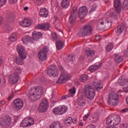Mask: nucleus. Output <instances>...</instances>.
<instances>
[{
  "label": "nucleus",
  "instance_id": "obj_62",
  "mask_svg": "<svg viewBox=\"0 0 128 128\" xmlns=\"http://www.w3.org/2000/svg\"><path fill=\"white\" fill-rule=\"evenodd\" d=\"M68 96H63L62 97V100H66V98H68Z\"/></svg>",
  "mask_w": 128,
  "mask_h": 128
},
{
  "label": "nucleus",
  "instance_id": "obj_19",
  "mask_svg": "<svg viewBox=\"0 0 128 128\" xmlns=\"http://www.w3.org/2000/svg\"><path fill=\"white\" fill-rule=\"evenodd\" d=\"M56 48L58 50H62L64 46V41L62 40H58L56 42Z\"/></svg>",
  "mask_w": 128,
  "mask_h": 128
},
{
  "label": "nucleus",
  "instance_id": "obj_3",
  "mask_svg": "<svg viewBox=\"0 0 128 128\" xmlns=\"http://www.w3.org/2000/svg\"><path fill=\"white\" fill-rule=\"evenodd\" d=\"M84 92L85 94V96L88 100H94L96 96V92L92 86L90 84L85 86L84 90Z\"/></svg>",
  "mask_w": 128,
  "mask_h": 128
},
{
  "label": "nucleus",
  "instance_id": "obj_10",
  "mask_svg": "<svg viewBox=\"0 0 128 128\" xmlns=\"http://www.w3.org/2000/svg\"><path fill=\"white\" fill-rule=\"evenodd\" d=\"M12 124V118L5 116L1 118L0 120V126L3 128H8Z\"/></svg>",
  "mask_w": 128,
  "mask_h": 128
},
{
  "label": "nucleus",
  "instance_id": "obj_64",
  "mask_svg": "<svg viewBox=\"0 0 128 128\" xmlns=\"http://www.w3.org/2000/svg\"><path fill=\"white\" fill-rule=\"evenodd\" d=\"M59 68H60V70H61V72H63L64 68H62V66H59Z\"/></svg>",
  "mask_w": 128,
  "mask_h": 128
},
{
  "label": "nucleus",
  "instance_id": "obj_32",
  "mask_svg": "<svg viewBox=\"0 0 128 128\" xmlns=\"http://www.w3.org/2000/svg\"><path fill=\"white\" fill-rule=\"evenodd\" d=\"M64 122L66 126H70L72 123V117H68L64 120Z\"/></svg>",
  "mask_w": 128,
  "mask_h": 128
},
{
  "label": "nucleus",
  "instance_id": "obj_26",
  "mask_svg": "<svg viewBox=\"0 0 128 128\" xmlns=\"http://www.w3.org/2000/svg\"><path fill=\"white\" fill-rule=\"evenodd\" d=\"M112 118L113 126H116L120 122V118L119 116H115Z\"/></svg>",
  "mask_w": 128,
  "mask_h": 128
},
{
  "label": "nucleus",
  "instance_id": "obj_30",
  "mask_svg": "<svg viewBox=\"0 0 128 128\" xmlns=\"http://www.w3.org/2000/svg\"><path fill=\"white\" fill-rule=\"evenodd\" d=\"M24 59H22V58H20V56L16 57L14 58V60L17 64H19L20 66H22L24 64Z\"/></svg>",
  "mask_w": 128,
  "mask_h": 128
},
{
  "label": "nucleus",
  "instance_id": "obj_11",
  "mask_svg": "<svg viewBox=\"0 0 128 128\" xmlns=\"http://www.w3.org/2000/svg\"><path fill=\"white\" fill-rule=\"evenodd\" d=\"M14 103L13 108L16 112L20 110L24 106V102L22 99L16 98L14 100Z\"/></svg>",
  "mask_w": 128,
  "mask_h": 128
},
{
  "label": "nucleus",
  "instance_id": "obj_48",
  "mask_svg": "<svg viewBox=\"0 0 128 128\" xmlns=\"http://www.w3.org/2000/svg\"><path fill=\"white\" fill-rule=\"evenodd\" d=\"M51 36H52V38H53V40H56V38H57L56 32H52Z\"/></svg>",
  "mask_w": 128,
  "mask_h": 128
},
{
  "label": "nucleus",
  "instance_id": "obj_31",
  "mask_svg": "<svg viewBox=\"0 0 128 128\" xmlns=\"http://www.w3.org/2000/svg\"><path fill=\"white\" fill-rule=\"evenodd\" d=\"M100 68V65L94 64L92 65L88 68L90 72H94L96 70H98V69Z\"/></svg>",
  "mask_w": 128,
  "mask_h": 128
},
{
  "label": "nucleus",
  "instance_id": "obj_54",
  "mask_svg": "<svg viewBox=\"0 0 128 128\" xmlns=\"http://www.w3.org/2000/svg\"><path fill=\"white\" fill-rule=\"evenodd\" d=\"M92 120H94V122H98V117H95L94 116L92 118Z\"/></svg>",
  "mask_w": 128,
  "mask_h": 128
},
{
  "label": "nucleus",
  "instance_id": "obj_39",
  "mask_svg": "<svg viewBox=\"0 0 128 128\" xmlns=\"http://www.w3.org/2000/svg\"><path fill=\"white\" fill-rule=\"evenodd\" d=\"M118 84L120 86H124L126 84V80L122 78V77L120 76L118 79Z\"/></svg>",
  "mask_w": 128,
  "mask_h": 128
},
{
  "label": "nucleus",
  "instance_id": "obj_14",
  "mask_svg": "<svg viewBox=\"0 0 128 128\" xmlns=\"http://www.w3.org/2000/svg\"><path fill=\"white\" fill-rule=\"evenodd\" d=\"M20 80V76L18 74L16 73L12 74L9 76V82L10 84H14L18 82Z\"/></svg>",
  "mask_w": 128,
  "mask_h": 128
},
{
  "label": "nucleus",
  "instance_id": "obj_22",
  "mask_svg": "<svg viewBox=\"0 0 128 128\" xmlns=\"http://www.w3.org/2000/svg\"><path fill=\"white\" fill-rule=\"evenodd\" d=\"M114 60L116 64H120L124 60V57L118 54H114Z\"/></svg>",
  "mask_w": 128,
  "mask_h": 128
},
{
  "label": "nucleus",
  "instance_id": "obj_34",
  "mask_svg": "<svg viewBox=\"0 0 128 128\" xmlns=\"http://www.w3.org/2000/svg\"><path fill=\"white\" fill-rule=\"evenodd\" d=\"M106 124L107 126H113L112 116H109L106 118Z\"/></svg>",
  "mask_w": 128,
  "mask_h": 128
},
{
  "label": "nucleus",
  "instance_id": "obj_8",
  "mask_svg": "<svg viewBox=\"0 0 128 128\" xmlns=\"http://www.w3.org/2000/svg\"><path fill=\"white\" fill-rule=\"evenodd\" d=\"M48 108V101L46 99H43L38 106V110L40 112H46Z\"/></svg>",
  "mask_w": 128,
  "mask_h": 128
},
{
  "label": "nucleus",
  "instance_id": "obj_61",
  "mask_svg": "<svg viewBox=\"0 0 128 128\" xmlns=\"http://www.w3.org/2000/svg\"><path fill=\"white\" fill-rule=\"evenodd\" d=\"M86 128H96L94 125H88L86 126Z\"/></svg>",
  "mask_w": 128,
  "mask_h": 128
},
{
  "label": "nucleus",
  "instance_id": "obj_16",
  "mask_svg": "<svg viewBox=\"0 0 128 128\" xmlns=\"http://www.w3.org/2000/svg\"><path fill=\"white\" fill-rule=\"evenodd\" d=\"M114 6L116 12L118 14H120L122 12V2H120V0H116L114 2Z\"/></svg>",
  "mask_w": 128,
  "mask_h": 128
},
{
  "label": "nucleus",
  "instance_id": "obj_40",
  "mask_svg": "<svg viewBox=\"0 0 128 128\" xmlns=\"http://www.w3.org/2000/svg\"><path fill=\"white\" fill-rule=\"evenodd\" d=\"M25 118L27 119V122H28V124L29 125V126H32V124H34V121L32 118Z\"/></svg>",
  "mask_w": 128,
  "mask_h": 128
},
{
  "label": "nucleus",
  "instance_id": "obj_60",
  "mask_svg": "<svg viewBox=\"0 0 128 128\" xmlns=\"http://www.w3.org/2000/svg\"><path fill=\"white\" fill-rule=\"evenodd\" d=\"M4 104H6V101L4 100L1 101L0 106H4Z\"/></svg>",
  "mask_w": 128,
  "mask_h": 128
},
{
  "label": "nucleus",
  "instance_id": "obj_56",
  "mask_svg": "<svg viewBox=\"0 0 128 128\" xmlns=\"http://www.w3.org/2000/svg\"><path fill=\"white\" fill-rule=\"evenodd\" d=\"M122 112H128V108H125L121 110Z\"/></svg>",
  "mask_w": 128,
  "mask_h": 128
},
{
  "label": "nucleus",
  "instance_id": "obj_27",
  "mask_svg": "<svg viewBox=\"0 0 128 128\" xmlns=\"http://www.w3.org/2000/svg\"><path fill=\"white\" fill-rule=\"evenodd\" d=\"M94 88L98 92H100L101 90H102V82H94Z\"/></svg>",
  "mask_w": 128,
  "mask_h": 128
},
{
  "label": "nucleus",
  "instance_id": "obj_17",
  "mask_svg": "<svg viewBox=\"0 0 128 128\" xmlns=\"http://www.w3.org/2000/svg\"><path fill=\"white\" fill-rule=\"evenodd\" d=\"M68 80V76L66 74L61 75L58 80L56 81V84H64Z\"/></svg>",
  "mask_w": 128,
  "mask_h": 128
},
{
  "label": "nucleus",
  "instance_id": "obj_52",
  "mask_svg": "<svg viewBox=\"0 0 128 128\" xmlns=\"http://www.w3.org/2000/svg\"><path fill=\"white\" fill-rule=\"evenodd\" d=\"M69 57L70 56V60L71 62H74V60L76 57L74 56V55H70L68 56Z\"/></svg>",
  "mask_w": 128,
  "mask_h": 128
},
{
  "label": "nucleus",
  "instance_id": "obj_49",
  "mask_svg": "<svg viewBox=\"0 0 128 128\" xmlns=\"http://www.w3.org/2000/svg\"><path fill=\"white\" fill-rule=\"evenodd\" d=\"M6 2V0H0V6L2 7L4 6Z\"/></svg>",
  "mask_w": 128,
  "mask_h": 128
},
{
  "label": "nucleus",
  "instance_id": "obj_18",
  "mask_svg": "<svg viewBox=\"0 0 128 128\" xmlns=\"http://www.w3.org/2000/svg\"><path fill=\"white\" fill-rule=\"evenodd\" d=\"M20 24L23 28H28L32 26V21L28 19L24 18L22 22H20Z\"/></svg>",
  "mask_w": 128,
  "mask_h": 128
},
{
  "label": "nucleus",
  "instance_id": "obj_35",
  "mask_svg": "<svg viewBox=\"0 0 128 128\" xmlns=\"http://www.w3.org/2000/svg\"><path fill=\"white\" fill-rule=\"evenodd\" d=\"M114 48V43L109 42L106 46V50L110 52Z\"/></svg>",
  "mask_w": 128,
  "mask_h": 128
},
{
  "label": "nucleus",
  "instance_id": "obj_25",
  "mask_svg": "<svg viewBox=\"0 0 128 128\" xmlns=\"http://www.w3.org/2000/svg\"><path fill=\"white\" fill-rule=\"evenodd\" d=\"M85 53L87 56H90L91 58L94 56L96 54L94 50H90V49L88 48L85 49Z\"/></svg>",
  "mask_w": 128,
  "mask_h": 128
},
{
  "label": "nucleus",
  "instance_id": "obj_50",
  "mask_svg": "<svg viewBox=\"0 0 128 128\" xmlns=\"http://www.w3.org/2000/svg\"><path fill=\"white\" fill-rule=\"evenodd\" d=\"M69 94H76V88L74 87V90L70 89L69 90Z\"/></svg>",
  "mask_w": 128,
  "mask_h": 128
},
{
  "label": "nucleus",
  "instance_id": "obj_46",
  "mask_svg": "<svg viewBox=\"0 0 128 128\" xmlns=\"http://www.w3.org/2000/svg\"><path fill=\"white\" fill-rule=\"evenodd\" d=\"M14 68L15 70L14 74H18V76H19V74H22V69L20 68L14 67Z\"/></svg>",
  "mask_w": 128,
  "mask_h": 128
},
{
  "label": "nucleus",
  "instance_id": "obj_9",
  "mask_svg": "<svg viewBox=\"0 0 128 128\" xmlns=\"http://www.w3.org/2000/svg\"><path fill=\"white\" fill-rule=\"evenodd\" d=\"M47 74L50 76H52L54 78L58 76V70L56 65L50 66L47 70Z\"/></svg>",
  "mask_w": 128,
  "mask_h": 128
},
{
  "label": "nucleus",
  "instance_id": "obj_13",
  "mask_svg": "<svg viewBox=\"0 0 128 128\" xmlns=\"http://www.w3.org/2000/svg\"><path fill=\"white\" fill-rule=\"evenodd\" d=\"M68 112V108L62 106L61 107L56 108L53 110V112L55 114H64Z\"/></svg>",
  "mask_w": 128,
  "mask_h": 128
},
{
  "label": "nucleus",
  "instance_id": "obj_58",
  "mask_svg": "<svg viewBox=\"0 0 128 128\" xmlns=\"http://www.w3.org/2000/svg\"><path fill=\"white\" fill-rule=\"evenodd\" d=\"M96 40H100V38H102V37L100 36H96L95 38Z\"/></svg>",
  "mask_w": 128,
  "mask_h": 128
},
{
  "label": "nucleus",
  "instance_id": "obj_15",
  "mask_svg": "<svg viewBox=\"0 0 128 128\" xmlns=\"http://www.w3.org/2000/svg\"><path fill=\"white\" fill-rule=\"evenodd\" d=\"M88 14V8L86 6H83L79 9L78 17L80 18H84V16Z\"/></svg>",
  "mask_w": 128,
  "mask_h": 128
},
{
  "label": "nucleus",
  "instance_id": "obj_12",
  "mask_svg": "<svg viewBox=\"0 0 128 128\" xmlns=\"http://www.w3.org/2000/svg\"><path fill=\"white\" fill-rule=\"evenodd\" d=\"M17 52L19 54V56L22 60L26 58V49L22 45H18L17 46Z\"/></svg>",
  "mask_w": 128,
  "mask_h": 128
},
{
  "label": "nucleus",
  "instance_id": "obj_57",
  "mask_svg": "<svg viewBox=\"0 0 128 128\" xmlns=\"http://www.w3.org/2000/svg\"><path fill=\"white\" fill-rule=\"evenodd\" d=\"M124 54L126 56H128V46L127 50L124 52Z\"/></svg>",
  "mask_w": 128,
  "mask_h": 128
},
{
  "label": "nucleus",
  "instance_id": "obj_21",
  "mask_svg": "<svg viewBox=\"0 0 128 128\" xmlns=\"http://www.w3.org/2000/svg\"><path fill=\"white\" fill-rule=\"evenodd\" d=\"M39 14L42 18H48V12L46 8H42L40 10Z\"/></svg>",
  "mask_w": 128,
  "mask_h": 128
},
{
  "label": "nucleus",
  "instance_id": "obj_43",
  "mask_svg": "<svg viewBox=\"0 0 128 128\" xmlns=\"http://www.w3.org/2000/svg\"><path fill=\"white\" fill-rule=\"evenodd\" d=\"M88 76L86 74H82L80 76V80L82 82H84L88 80Z\"/></svg>",
  "mask_w": 128,
  "mask_h": 128
},
{
  "label": "nucleus",
  "instance_id": "obj_2",
  "mask_svg": "<svg viewBox=\"0 0 128 128\" xmlns=\"http://www.w3.org/2000/svg\"><path fill=\"white\" fill-rule=\"evenodd\" d=\"M44 89L40 86L32 88L29 90L28 98L31 102H38L42 98Z\"/></svg>",
  "mask_w": 128,
  "mask_h": 128
},
{
  "label": "nucleus",
  "instance_id": "obj_1",
  "mask_svg": "<svg viewBox=\"0 0 128 128\" xmlns=\"http://www.w3.org/2000/svg\"><path fill=\"white\" fill-rule=\"evenodd\" d=\"M110 18H100L98 20V24H97V28L99 30H108V28L112 27V18H116V13L114 12H111L110 14Z\"/></svg>",
  "mask_w": 128,
  "mask_h": 128
},
{
  "label": "nucleus",
  "instance_id": "obj_24",
  "mask_svg": "<svg viewBox=\"0 0 128 128\" xmlns=\"http://www.w3.org/2000/svg\"><path fill=\"white\" fill-rule=\"evenodd\" d=\"M32 38L34 40H39V38H42V33L40 32H38L36 31H34L32 32Z\"/></svg>",
  "mask_w": 128,
  "mask_h": 128
},
{
  "label": "nucleus",
  "instance_id": "obj_36",
  "mask_svg": "<svg viewBox=\"0 0 128 128\" xmlns=\"http://www.w3.org/2000/svg\"><path fill=\"white\" fill-rule=\"evenodd\" d=\"M31 40H32V38H30V36H26L22 38V40L24 44H28V42H30Z\"/></svg>",
  "mask_w": 128,
  "mask_h": 128
},
{
  "label": "nucleus",
  "instance_id": "obj_59",
  "mask_svg": "<svg viewBox=\"0 0 128 128\" xmlns=\"http://www.w3.org/2000/svg\"><path fill=\"white\" fill-rule=\"evenodd\" d=\"M12 96H14V93L12 94L8 97V100H12Z\"/></svg>",
  "mask_w": 128,
  "mask_h": 128
},
{
  "label": "nucleus",
  "instance_id": "obj_33",
  "mask_svg": "<svg viewBox=\"0 0 128 128\" xmlns=\"http://www.w3.org/2000/svg\"><path fill=\"white\" fill-rule=\"evenodd\" d=\"M20 126L22 128H28V126H30V125H28V119L24 118L20 124Z\"/></svg>",
  "mask_w": 128,
  "mask_h": 128
},
{
  "label": "nucleus",
  "instance_id": "obj_41",
  "mask_svg": "<svg viewBox=\"0 0 128 128\" xmlns=\"http://www.w3.org/2000/svg\"><path fill=\"white\" fill-rule=\"evenodd\" d=\"M7 20L8 22H14V15L12 14H10L8 16Z\"/></svg>",
  "mask_w": 128,
  "mask_h": 128
},
{
  "label": "nucleus",
  "instance_id": "obj_23",
  "mask_svg": "<svg viewBox=\"0 0 128 128\" xmlns=\"http://www.w3.org/2000/svg\"><path fill=\"white\" fill-rule=\"evenodd\" d=\"M124 25H119L116 28L115 32L116 36H120L122 32H124Z\"/></svg>",
  "mask_w": 128,
  "mask_h": 128
},
{
  "label": "nucleus",
  "instance_id": "obj_53",
  "mask_svg": "<svg viewBox=\"0 0 128 128\" xmlns=\"http://www.w3.org/2000/svg\"><path fill=\"white\" fill-rule=\"evenodd\" d=\"M18 2V0H9L10 4H16Z\"/></svg>",
  "mask_w": 128,
  "mask_h": 128
},
{
  "label": "nucleus",
  "instance_id": "obj_38",
  "mask_svg": "<svg viewBox=\"0 0 128 128\" xmlns=\"http://www.w3.org/2000/svg\"><path fill=\"white\" fill-rule=\"evenodd\" d=\"M4 30L6 32H12V27L8 24H6L4 26Z\"/></svg>",
  "mask_w": 128,
  "mask_h": 128
},
{
  "label": "nucleus",
  "instance_id": "obj_42",
  "mask_svg": "<svg viewBox=\"0 0 128 128\" xmlns=\"http://www.w3.org/2000/svg\"><path fill=\"white\" fill-rule=\"evenodd\" d=\"M10 42H16V33H13L12 34L10 38Z\"/></svg>",
  "mask_w": 128,
  "mask_h": 128
},
{
  "label": "nucleus",
  "instance_id": "obj_7",
  "mask_svg": "<svg viewBox=\"0 0 128 128\" xmlns=\"http://www.w3.org/2000/svg\"><path fill=\"white\" fill-rule=\"evenodd\" d=\"M78 14V8L76 6H74L72 8L70 12V16H69V22L70 24L74 26L76 24V14Z\"/></svg>",
  "mask_w": 128,
  "mask_h": 128
},
{
  "label": "nucleus",
  "instance_id": "obj_5",
  "mask_svg": "<svg viewBox=\"0 0 128 128\" xmlns=\"http://www.w3.org/2000/svg\"><path fill=\"white\" fill-rule=\"evenodd\" d=\"M92 32V28L90 25H85L84 27L80 29L78 32V36L80 37L86 36H90Z\"/></svg>",
  "mask_w": 128,
  "mask_h": 128
},
{
  "label": "nucleus",
  "instance_id": "obj_44",
  "mask_svg": "<svg viewBox=\"0 0 128 128\" xmlns=\"http://www.w3.org/2000/svg\"><path fill=\"white\" fill-rule=\"evenodd\" d=\"M124 86H125L123 88L124 92H128V78L125 79V84H124Z\"/></svg>",
  "mask_w": 128,
  "mask_h": 128
},
{
  "label": "nucleus",
  "instance_id": "obj_45",
  "mask_svg": "<svg viewBox=\"0 0 128 128\" xmlns=\"http://www.w3.org/2000/svg\"><path fill=\"white\" fill-rule=\"evenodd\" d=\"M128 9V0H124L123 2V8L124 10H127Z\"/></svg>",
  "mask_w": 128,
  "mask_h": 128
},
{
  "label": "nucleus",
  "instance_id": "obj_29",
  "mask_svg": "<svg viewBox=\"0 0 128 128\" xmlns=\"http://www.w3.org/2000/svg\"><path fill=\"white\" fill-rule=\"evenodd\" d=\"M50 128H62V126L60 125V123L55 122L50 124Z\"/></svg>",
  "mask_w": 128,
  "mask_h": 128
},
{
  "label": "nucleus",
  "instance_id": "obj_28",
  "mask_svg": "<svg viewBox=\"0 0 128 128\" xmlns=\"http://www.w3.org/2000/svg\"><path fill=\"white\" fill-rule=\"evenodd\" d=\"M70 0H62V6L63 8H68L70 6Z\"/></svg>",
  "mask_w": 128,
  "mask_h": 128
},
{
  "label": "nucleus",
  "instance_id": "obj_51",
  "mask_svg": "<svg viewBox=\"0 0 128 128\" xmlns=\"http://www.w3.org/2000/svg\"><path fill=\"white\" fill-rule=\"evenodd\" d=\"M88 116H90V114L88 113L87 114L85 115L84 117H83V120H86L88 118Z\"/></svg>",
  "mask_w": 128,
  "mask_h": 128
},
{
  "label": "nucleus",
  "instance_id": "obj_37",
  "mask_svg": "<svg viewBox=\"0 0 128 128\" xmlns=\"http://www.w3.org/2000/svg\"><path fill=\"white\" fill-rule=\"evenodd\" d=\"M78 104V106H86V101L80 98H78L77 99Z\"/></svg>",
  "mask_w": 128,
  "mask_h": 128
},
{
  "label": "nucleus",
  "instance_id": "obj_6",
  "mask_svg": "<svg viewBox=\"0 0 128 128\" xmlns=\"http://www.w3.org/2000/svg\"><path fill=\"white\" fill-rule=\"evenodd\" d=\"M48 47L45 46L40 50L38 52V58L41 62H44L48 58Z\"/></svg>",
  "mask_w": 128,
  "mask_h": 128
},
{
  "label": "nucleus",
  "instance_id": "obj_4",
  "mask_svg": "<svg viewBox=\"0 0 128 128\" xmlns=\"http://www.w3.org/2000/svg\"><path fill=\"white\" fill-rule=\"evenodd\" d=\"M108 103L111 106H116L118 104V95L114 92H111L108 94Z\"/></svg>",
  "mask_w": 128,
  "mask_h": 128
},
{
  "label": "nucleus",
  "instance_id": "obj_20",
  "mask_svg": "<svg viewBox=\"0 0 128 128\" xmlns=\"http://www.w3.org/2000/svg\"><path fill=\"white\" fill-rule=\"evenodd\" d=\"M37 28L39 30H50V24L48 23H45L38 24L37 26Z\"/></svg>",
  "mask_w": 128,
  "mask_h": 128
},
{
  "label": "nucleus",
  "instance_id": "obj_63",
  "mask_svg": "<svg viewBox=\"0 0 128 128\" xmlns=\"http://www.w3.org/2000/svg\"><path fill=\"white\" fill-rule=\"evenodd\" d=\"M67 98H70V96H74V94H72V93H69V94H67Z\"/></svg>",
  "mask_w": 128,
  "mask_h": 128
},
{
  "label": "nucleus",
  "instance_id": "obj_55",
  "mask_svg": "<svg viewBox=\"0 0 128 128\" xmlns=\"http://www.w3.org/2000/svg\"><path fill=\"white\" fill-rule=\"evenodd\" d=\"M72 122H73V124H76L78 122V120L76 118H72Z\"/></svg>",
  "mask_w": 128,
  "mask_h": 128
},
{
  "label": "nucleus",
  "instance_id": "obj_47",
  "mask_svg": "<svg viewBox=\"0 0 128 128\" xmlns=\"http://www.w3.org/2000/svg\"><path fill=\"white\" fill-rule=\"evenodd\" d=\"M96 10V5L94 4L92 6L91 9L90 10V12H95V10Z\"/></svg>",
  "mask_w": 128,
  "mask_h": 128
}]
</instances>
